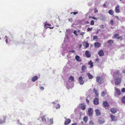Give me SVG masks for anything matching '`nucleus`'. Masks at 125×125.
I'll list each match as a JSON object with an SVG mask.
<instances>
[{
	"mask_svg": "<svg viewBox=\"0 0 125 125\" xmlns=\"http://www.w3.org/2000/svg\"><path fill=\"white\" fill-rule=\"evenodd\" d=\"M60 105L59 104H58L57 105V106H56L55 108L56 109L59 108H60Z\"/></svg>",
	"mask_w": 125,
	"mask_h": 125,
	"instance_id": "nucleus-33",
	"label": "nucleus"
},
{
	"mask_svg": "<svg viewBox=\"0 0 125 125\" xmlns=\"http://www.w3.org/2000/svg\"><path fill=\"white\" fill-rule=\"evenodd\" d=\"M73 33L76 36H77V31H74L73 32Z\"/></svg>",
	"mask_w": 125,
	"mask_h": 125,
	"instance_id": "nucleus-45",
	"label": "nucleus"
},
{
	"mask_svg": "<svg viewBox=\"0 0 125 125\" xmlns=\"http://www.w3.org/2000/svg\"><path fill=\"white\" fill-rule=\"evenodd\" d=\"M122 38L121 36H119L117 38V39H120L122 40Z\"/></svg>",
	"mask_w": 125,
	"mask_h": 125,
	"instance_id": "nucleus-47",
	"label": "nucleus"
},
{
	"mask_svg": "<svg viewBox=\"0 0 125 125\" xmlns=\"http://www.w3.org/2000/svg\"><path fill=\"white\" fill-rule=\"evenodd\" d=\"M96 115L97 116H98L100 115L101 112L98 109H96L95 110Z\"/></svg>",
	"mask_w": 125,
	"mask_h": 125,
	"instance_id": "nucleus-17",
	"label": "nucleus"
},
{
	"mask_svg": "<svg viewBox=\"0 0 125 125\" xmlns=\"http://www.w3.org/2000/svg\"><path fill=\"white\" fill-rule=\"evenodd\" d=\"M103 6L104 7H106V6L105 5V4H104L103 5Z\"/></svg>",
	"mask_w": 125,
	"mask_h": 125,
	"instance_id": "nucleus-61",
	"label": "nucleus"
},
{
	"mask_svg": "<svg viewBox=\"0 0 125 125\" xmlns=\"http://www.w3.org/2000/svg\"><path fill=\"white\" fill-rule=\"evenodd\" d=\"M42 121L44 123H46L49 121V118L45 115H43L41 117Z\"/></svg>",
	"mask_w": 125,
	"mask_h": 125,
	"instance_id": "nucleus-3",
	"label": "nucleus"
},
{
	"mask_svg": "<svg viewBox=\"0 0 125 125\" xmlns=\"http://www.w3.org/2000/svg\"><path fill=\"white\" fill-rule=\"evenodd\" d=\"M98 54L100 56H102L104 55V53L102 50L98 52Z\"/></svg>",
	"mask_w": 125,
	"mask_h": 125,
	"instance_id": "nucleus-11",
	"label": "nucleus"
},
{
	"mask_svg": "<svg viewBox=\"0 0 125 125\" xmlns=\"http://www.w3.org/2000/svg\"><path fill=\"white\" fill-rule=\"evenodd\" d=\"M103 106L106 108L107 109L109 106L108 102L106 101L103 102Z\"/></svg>",
	"mask_w": 125,
	"mask_h": 125,
	"instance_id": "nucleus-7",
	"label": "nucleus"
},
{
	"mask_svg": "<svg viewBox=\"0 0 125 125\" xmlns=\"http://www.w3.org/2000/svg\"><path fill=\"white\" fill-rule=\"evenodd\" d=\"M40 89L42 90H43L44 89V88L42 86H41L40 87Z\"/></svg>",
	"mask_w": 125,
	"mask_h": 125,
	"instance_id": "nucleus-56",
	"label": "nucleus"
},
{
	"mask_svg": "<svg viewBox=\"0 0 125 125\" xmlns=\"http://www.w3.org/2000/svg\"><path fill=\"white\" fill-rule=\"evenodd\" d=\"M88 120V118L87 116H85L83 118V120L85 123H86Z\"/></svg>",
	"mask_w": 125,
	"mask_h": 125,
	"instance_id": "nucleus-30",
	"label": "nucleus"
},
{
	"mask_svg": "<svg viewBox=\"0 0 125 125\" xmlns=\"http://www.w3.org/2000/svg\"><path fill=\"white\" fill-rule=\"evenodd\" d=\"M115 17L117 19H119V17L117 16H115Z\"/></svg>",
	"mask_w": 125,
	"mask_h": 125,
	"instance_id": "nucleus-60",
	"label": "nucleus"
},
{
	"mask_svg": "<svg viewBox=\"0 0 125 125\" xmlns=\"http://www.w3.org/2000/svg\"><path fill=\"white\" fill-rule=\"evenodd\" d=\"M107 92L106 91H103L102 93V95L103 97L106 94Z\"/></svg>",
	"mask_w": 125,
	"mask_h": 125,
	"instance_id": "nucleus-32",
	"label": "nucleus"
},
{
	"mask_svg": "<svg viewBox=\"0 0 125 125\" xmlns=\"http://www.w3.org/2000/svg\"><path fill=\"white\" fill-rule=\"evenodd\" d=\"M88 64L90 65V67L91 68H92L93 67V63L92 62V61H90Z\"/></svg>",
	"mask_w": 125,
	"mask_h": 125,
	"instance_id": "nucleus-26",
	"label": "nucleus"
},
{
	"mask_svg": "<svg viewBox=\"0 0 125 125\" xmlns=\"http://www.w3.org/2000/svg\"><path fill=\"white\" fill-rule=\"evenodd\" d=\"M8 37L7 36H5V39H6L5 40V41H6V43H7L8 42L7 39H8Z\"/></svg>",
	"mask_w": 125,
	"mask_h": 125,
	"instance_id": "nucleus-40",
	"label": "nucleus"
},
{
	"mask_svg": "<svg viewBox=\"0 0 125 125\" xmlns=\"http://www.w3.org/2000/svg\"><path fill=\"white\" fill-rule=\"evenodd\" d=\"M87 75L88 76L89 78H93V76L90 73H87Z\"/></svg>",
	"mask_w": 125,
	"mask_h": 125,
	"instance_id": "nucleus-28",
	"label": "nucleus"
},
{
	"mask_svg": "<svg viewBox=\"0 0 125 125\" xmlns=\"http://www.w3.org/2000/svg\"><path fill=\"white\" fill-rule=\"evenodd\" d=\"M5 117H4L3 119H0V124H2L4 123L5 122Z\"/></svg>",
	"mask_w": 125,
	"mask_h": 125,
	"instance_id": "nucleus-24",
	"label": "nucleus"
},
{
	"mask_svg": "<svg viewBox=\"0 0 125 125\" xmlns=\"http://www.w3.org/2000/svg\"><path fill=\"white\" fill-rule=\"evenodd\" d=\"M115 84L117 85L119 84L121 82V79H115Z\"/></svg>",
	"mask_w": 125,
	"mask_h": 125,
	"instance_id": "nucleus-5",
	"label": "nucleus"
},
{
	"mask_svg": "<svg viewBox=\"0 0 125 125\" xmlns=\"http://www.w3.org/2000/svg\"><path fill=\"white\" fill-rule=\"evenodd\" d=\"M73 13V14L74 15H75L76 14H77V13H78V12H71V13Z\"/></svg>",
	"mask_w": 125,
	"mask_h": 125,
	"instance_id": "nucleus-51",
	"label": "nucleus"
},
{
	"mask_svg": "<svg viewBox=\"0 0 125 125\" xmlns=\"http://www.w3.org/2000/svg\"><path fill=\"white\" fill-rule=\"evenodd\" d=\"M108 43H109L110 44H111L113 43V41L112 40L109 41L108 42Z\"/></svg>",
	"mask_w": 125,
	"mask_h": 125,
	"instance_id": "nucleus-41",
	"label": "nucleus"
},
{
	"mask_svg": "<svg viewBox=\"0 0 125 125\" xmlns=\"http://www.w3.org/2000/svg\"><path fill=\"white\" fill-rule=\"evenodd\" d=\"M90 24L92 25L94 24V21L93 20H92L91 21Z\"/></svg>",
	"mask_w": 125,
	"mask_h": 125,
	"instance_id": "nucleus-35",
	"label": "nucleus"
},
{
	"mask_svg": "<svg viewBox=\"0 0 125 125\" xmlns=\"http://www.w3.org/2000/svg\"><path fill=\"white\" fill-rule=\"evenodd\" d=\"M94 104L96 105L98 104H99L98 99L97 98H95L93 101Z\"/></svg>",
	"mask_w": 125,
	"mask_h": 125,
	"instance_id": "nucleus-10",
	"label": "nucleus"
},
{
	"mask_svg": "<svg viewBox=\"0 0 125 125\" xmlns=\"http://www.w3.org/2000/svg\"><path fill=\"white\" fill-rule=\"evenodd\" d=\"M98 39V37L97 36H94L93 37V40H95L97 39Z\"/></svg>",
	"mask_w": 125,
	"mask_h": 125,
	"instance_id": "nucleus-37",
	"label": "nucleus"
},
{
	"mask_svg": "<svg viewBox=\"0 0 125 125\" xmlns=\"http://www.w3.org/2000/svg\"><path fill=\"white\" fill-rule=\"evenodd\" d=\"M75 58L76 60L78 62H80L82 61L79 56L78 55H76L75 57Z\"/></svg>",
	"mask_w": 125,
	"mask_h": 125,
	"instance_id": "nucleus-18",
	"label": "nucleus"
},
{
	"mask_svg": "<svg viewBox=\"0 0 125 125\" xmlns=\"http://www.w3.org/2000/svg\"><path fill=\"white\" fill-rule=\"evenodd\" d=\"M122 92L123 93H124L125 92V88H123L121 90Z\"/></svg>",
	"mask_w": 125,
	"mask_h": 125,
	"instance_id": "nucleus-46",
	"label": "nucleus"
},
{
	"mask_svg": "<svg viewBox=\"0 0 125 125\" xmlns=\"http://www.w3.org/2000/svg\"><path fill=\"white\" fill-rule=\"evenodd\" d=\"M115 90L117 94L120 95V94L121 92L120 90L118 88H115Z\"/></svg>",
	"mask_w": 125,
	"mask_h": 125,
	"instance_id": "nucleus-22",
	"label": "nucleus"
},
{
	"mask_svg": "<svg viewBox=\"0 0 125 125\" xmlns=\"http://www.w3.org/2000/svg\"><path fill=\"white\" fill-rule=\"evenodd\" d=\"M86 102H87V103H89V100H88V99L87 98H86Z\"/></svg>",
	"mask_w": 125,
	"mask_h": 125,
	"instance_id": "nucleus-59",
	"label": "nucleus"
},
{
	"mask_svg": "<svg viewBox=\"0 0 125 125\" xmlns=\"http://www.w3.org/2000/svg\"><path fill=\"white\" fill-rule=\"evenodd\" d=\"M46 25H48L50 26L51 24L47 23V22H46L45 25V26Z\"/></svg>",
	"mask_w": 125,
	"mask_h": 125,
	"instance_id": "nucleus-50",
	"label": "nucleus"
},
{
	"mask_svg": "<svg viewBox=\"0 0 125 125\" xmlns=\"http://www.w3.org/2000/svg\"><path fill=\"white\" fill-rule=\"evenodd\" d=\"M110 117L112 119V121H115V116L113 115H111Z\"/></svg>",
	"mask_w": 125,
	"mask_h": 125,
	"instance_id": "nucleus-25",
	"label": "nucleus"
},
{
	"mask_svg": "<svg viewBox=\"0 0 125 125\" xmlns=\"http://www.w3.org/2000/svg\"><path fill=\"white\" fill-rule=\"evenodd\" d=\"M32 78H38V77L36 75L33 77Z\"/></svg>",
	"mask_w": 125,
	"mask_h": 125,
	"instance_id": "nucleus-57",
	"label": "nucleus"
},
{
	"mask_svg": "<svg viewBox=\"0 0 125 125\" xmlns=\"http://www.w3.org/2000/svg\"><path fill=\"white\" fill-rule=\"evenodd\" d=\"M69 78H73V77L72 76H70Z\"/></svg>",
	"mask_w": 125,
	"mask_h": 125,
	"instance_id": "nucleus-63",
	"label": "nucleus"
},
{
	"mask_svg": "<svg viewBox=\"0 0 125 125\" xmlns=\"http://www.w3.org/2000/svg\"><path fill=\"white\" fill-rule=\"evenodd\" d=\"M85 54L86 56L88 58L90 57L91 56V53L89 51H88L85 52Z\"/></svg>",
	"mask_w": 125,
	"mask_h": 125,
	"instance_id": "nucleus-6",
	"label": "nucleus"
},
{
	"mask_svg": "<svg viewBox=\"0 0 125 125\" xmlns=\"http://www.w3.org/2000/svg\"><path fill=\"white\" fill-rule=\"evenodd\" d=\"M69 48L66 46H65L63 43L62 44V48L61 50L62 52H63V53H62L63 55V53H66L69 52Z\"/></svg>",
	"mask_w": 125,
	"mask_h": 125,
	"instance_id": "nucleus-1",
	"label": "nucleus"
},
{
	"mask_svg": "<svg viewBox=\"0 0 125 125\" xmlns=\"http://www.w3.org/2000/svg\"><path fill=\"white\" fill-rule=\"evenodd\" d=\"M80 107L82 110H84L85 109V106L84 104H81L80 105Z\"/></svg>",
	"mask_w": 125,
	"mask_h": 125,
	"instance_id": "nucleus-19",
	"label": "nucleus"
},
{
	"mask_svg": "<svg viewBox=\"0 0 125 125\" xmlns=\"http://www.w3.org/2000/svg\"><path fill=\"white\" fill-rule=\"evenodd\" d=\"M71 122V120L69 118L67 119H66L64 124L65 125L68 124Z\"/></svg>",
	"mask_w": 125,
	"mask_h": 125,
	"instance_id": "nucleus-13",
	"label": "nucleus"
},
{
	"mask_svg": "<svg viewBox=\"0 0 125 125\" xmlns=\"http://www.w3.org/2000/svg\"><path fill=\"white\" fill-rule=\"evenodd\" d=\"M94 91L95 92V94L96 95L95 97H97L98 96V94L97 93V91L95 89H94Z\"/></svg>",
	"mask_w": 125,
	"mask_h": 125,
	"instance_id": "nucleus-27",
	"label": "nucleus"
},
{
	"mask_svg": "<svg viewBox=\"0 0 125 125\" xmlns=\"http://www.w3.org/2000/svg\"><path fill=\"white\" fill-rule=\"evenodd\" d=\"M87 81L86 79H79V83L81 85L83 84L84 82H86Z\"/></svg>",
	"mask_w": 125,
	"mask_h": 125,
	"instance_id": "nucleus-4",
	"label": "nucleus"
},
{
	"mask_svg": "<svg viewBox=\"0 0 125 125\" xmlns=\"http://www.w3.org/2000/svg\"><path fill=\"white\" fill-rule=\"evenodd\" d=\"M100 27L102 28L103 29L104 28V25H100Z\"/></svg>",
	"mask_w": 125,
	"mask_h": 125,
	"instance_id": "nucleus-54",
	"label": "nucleus"
},
{
	"mask_svg": "<svg viewBox=\"0 0 125 125\" xmlns=\"http://www.w3.org/2000/svg\"><path fill=\"white\" fill-rule=\"evenodd\" d=\"M98 120L99 123L101 124L103 123L104 122V119L101 118H99Z\"/></svg>",
	"mask_w": 125,
	"mask_h": 125,
	"instance_id": "nucleus-16",
	"label": "nucleus"
},
{
	"mask_svg": "<svg viewBox=\"0 0 125 125\" xmlns=\"http://www.w3.org/2000/svg\"><path fill=\"white\" fill-rule=\"evenodd\" d=\"M17 123L19 125H22L20 123V122L18 120H17Z\"/></svg>",
	"mask_w": 125,
	"mask_h": 125,
	"instance_id": "nucleus-44",
	"label": "nucleus"
},
{
	"mask_svg": "<svg viewBox=\"0 0 125 125\" xmlns=\"http://www.w3.org/2000/svg\"><path fill=\"white\" fill-rule=\"evenodd\" d=\"M75 52V51L74 50H72L71 51H70L69 50V52H72L73 53H74Z\"/></svg>",
	"mask_w": 125,
	"mask_h": 125,
	"instance_id": "nucleus-42",
	"label": "nucleus"
},
{
	"mask_svg": "<svg viewBox=\"0 0 125 125\" xmlns=\"http://www.w3.org/2000/svg\"><path fill=\"white\" fill-rule=\"evenodd\" d=\"M77 124V123H74V124H73L72 125H76Z\"/></svg>",
	"mask_w": 125,
	"mask_h": 125,
	"instance_id": "nucleus-62",
	"label": "nucleus"
},
{
	"mask_svg": "<svg viewBox=\"0 0 125 125\" xmlns=\"http://www.w3.org/2000/svg\"><path fill=\"white\" fill-rule=\"evenodd\" d=\"M37 79H31V80L32 81L34 82L37 80Z\"/></svg>",
	"mask_w": 125,
	"mask_h": 125,
	"instance_id": "nucleus-43",
	"label": "nucleus"
},
{
	"mask_svg": "<svg viewBox=\"0 0 125 125\" xmlns=\"http://www.w3.org/2000/svg\"><path fill=\"white\" fill-rule=\"evenodd\" d=\"M83 44L84 47L86 48L88 47L89 46V44L87 42H83Z\"/></svg>",
	"mask_w": 125,
	"mask_h": 125,
	"instance_id": "nucleus-14",
	"label": "nucleus"
},
{
	"mask_svg": "<svg viewBox=\"0 0 125 125\" xmlns=\"http://www.w3.org/2000/svg\"><path fill=\"white\" fill-rule=\"evenodd\" d=\"M82 70L83 72H84L86 69V66L85 65H83L82 67Z\"/></svg>",
	"mask_w": 125,
	"mask_h": 125,
	"instance_id": "nucleus-20",
	"label": "nucleus"
},
{
	"mask_svg": "<svg viewBox=\"0 0 125 125\" xmlns=\"http://www.w3.org/2000/svg\"><path fill=\"white\" fill-rule=\"evenodd\" d=\"M121 101L122 103L125 104V96H124L122 97Z\"/></svg>",
	"mask_w": 125,
	"mask_h": 125,
	"instance_id": "nucleus-29",
	"label": "nucleus"
},
{
	"mask_svg": "<svg viewBox=\"0 0 125 125\" xmlns=\"http://www.w3.org/2000/svg\"><path fill=\"white\" fill-rule=\"evenodd\" d=\"M94 45L95 47L98 48L101 46V44L98 42H96L94 43Z\"/></svg>",
	"mask_w": 125,
	"mask_h": 125,
	"instance_id": "nucleus-15",
	"label": "nucleus"
},
{
	"mask_svg": "<svg viewBox=\"0 0 125 125\" xmlns=\"http://www.w3.org/2000/svg\"><path fill=\"white\" fill-rule=\"evenodd\" d=\"M123 73L125 74V70H124L123 71Z\"/></svg>",
	"mask_w": 125,
	"mask_h": 125,
	"instance_id": "nucleus-64",
	"label": "nucleus"
},
{
	"mask_svg": "<svg viewBox=\"0 0 125 125\" xmlns=\"http://www.w3.org/2000/svg\"><path fill=\"white\" fill-rule=\"evenodd\" d=\"M92 29H93V28H88L87 29V30L88 31H91L92 30Z\"/></svg>",
	"mask_w": 125,
	"mask_h": 125,
	"instance_id": "nucleus-39",
	"label": "nucleus"
},
{
	"mask_svg": "<svg viewBox=\"0 0 125 125\" xmlns=\"http://www.w3.org/2000/svg\"><path fill=\"white\" fill-rule=\"evenodd\" d=\"M103 79H97L96 81L100 84L102 83L103 82Z\"/></svg>",
	"mask_w": 125,
	"mask_h": 125,
	"instance_id": "nucleus-23",
	"label": "nucleus"
},
{
	"mask_svg": "<svg viewBox=\"0 0 125 125\" xmlns=\"http://www.w3.org/2000/svg\"><path fill=\"white\" fill-rule=\"evenodd\" d=\"M119 5L117 6L115 8V10L116 12L119 13L120 12V10L119 9Z\"/></svg>",
	"mask_w": 125,
	"mask_h": 125,
	"instance_id": "nucleus-21",
	"label": "nucleus"
},
{
	"mask_svg": "<svg viewBox=\"0 0 125 125\" xmlns=\"http://www.w3.org/2000/svg\"><path fill=\"white\" fill-rule=\"evenodd\" d=\"M119 35L118 34H116L114 35V37L115 38H117L118 37Z\"/></svg>",
	"mask_w": 125,
	"mask_h": 125,
	"instance_id": "nucleus-34",
	"label": "nucleus"
},
{
	"mask_svg": "<svg viewBox=\"0 0 125 125\" xmlns=\"http://www.w3.org/2000/svg\"><path fill=\"white\" fill-rule=\"evenodd\" d=\"M50 124H52L53 123V119L52 118H51L50 120Z\"/></svg>",
	"mask_w": 125,
	"mask_h": 125,
	"instance_id": "nucleus-38",
	"label": "nucleus"
},
{
	"mask_svg": "<svg viewBox=\"0 0 125 125\" xmlns=\"http://www.w3.org/2000/svg\"><path fill=\"white\" fill-rule=\"evenodd\" d=\"M108 13L112 15H113L114 12L112 10H109L108 11Z\"/></svg>",
	"mask_w": 125,
	"mask_h": 125,
	"instance_id": "nucleus-31",
	"label": "nucleus"
},
{
	"mask_svg": "<svg viewBox=\"0 0 125 125\" xmlns=\"http://www.w3.org/2000/svg\"><path fill=\"white\" fill-rule=\"evenodd\" d=\"M101 31L100 30H98L96 32V34H97V33H99V31Z\"/></svg>",
	"mask_w": 125,
	"mask_h": 125,
	"instance_id": "nucleus-58",
	"label": "nucleus"
},
{
	"mask_svg": "<svg viewBox=\"0 0 125 125\" xmlns=\"http://www.w3.org/2000/svg\"><path fill=\"white\" fill-rule=\"evenodd\" d=\"M74 79H64V83L65 84L67 85L66 86L68 87H70V84L71 83V82L74 81Z\"/></svg>",
	"mask_w": 125,
	"mask_h": 125,
	"instance_id": "nucleus-2",
	"label": "nucleus"
},
{
	"mask_svg": "<svg viewBox=\"0 0 125 125\" xmlns=\"http://www.w3.org/2000/svg\"><path fill=\"white\" fill-rule=\"evenodd\" d=\"M94 11L95 13H96L97 12H98V10L96 8H95L94 9Z\"/></svg>",
	"mask_w": 125,
	"mask_h": 125,
	"instance_id": "nucleus-48",
	"label": "nucleus"
},
{
	"mask_svg": "<svg viewBox=\"0 0 125 125\" xmlns=\"http://www.w3.org/2000/svg\"><path fill=\"white\" fill-rule=\"evenodd\" d=\"M99 59H96L95 60V62L97 63L98 62H99Z\"/></svg>",
	"mask_w": 125,
	"mask_h": 125,
	"instance_id": "nucleus-55",
	"label": "nucleus"
},
{
	"mask_svg": "<svg viewBox=\"0 0 125 125\" xmlns=\"http://www.w3.org/2000/svg\"><path fill=\"white\" fill-rule=\"evenodd\" d=\"M84 33H85V32H81L80 33V34L81 35H83H83L84 34Z\"/></svg>",
	"mask_w": 125,
	"mask_h": 125,
	"instance_id": "nucleus-49",
	"label": "nucleus"
},
{
	"mask_svg": "<svg viewBox=\"0 0 125 125\" xmlns=\"http://www.w3.org/2000/svg\"><path fill=\"white\" fill-rule=\"evenodd\" d=\"M94 123L92 121H91L89 122V125H94Z\"/></svg>",
	"mask_w": 125,
	"mask_h": 125,
	"instance_id": "nucleus-36",
	"label": "nucleus"
},
{
	"mask_svg": "<svg viewBox=\"0 0 125 125\" xmlns=\"http://www.w3.org/2000/svg\"><path fill=\"white\" fill-rule=\"evenodd\" d=\"M88 112L89 115L90 116H92L93 115V110L91 108H89Z\"/></svg>",
	"mask_w": 125,
	"mask_h": 125,
	"instance_id": "nucleus-8",
	"label": "nucleus"
},
{
	"mask_svg": "<svg viewBox=\"0 0 125 125\" xmlns=\"http://www.w3.org/2000/svg\"><path fill=\"white\" fill-rule=\"evenodd\" d=\"M89 18H91L92 19H94V20L96 19L94 17H90V16H89Z\"/></svg>",
	"mask_w": 125,
	"mask_h": 125,
	"instance_id": "nucleus-52",
	"label": "nucleus"
},
{
	"mask_svg": "<svg viewBox=\"0 0 125 125\" xmlns=\"http://www.w3.org/2000/svg\"><path fill=\"white\" fill-rule=\"evenodd\" d=\"M110 111L112 113L115 114L117 110L116 108H112L111 109Z\"/></svg>",
	"mask_w": 125,
	"mask_h": 125,
	"instance_id": "nucleus-12",
	"label": "nucleus"
},
{
	"mask_svg": "<svg viewBox=\"0 0 125 125\" xmlns=\"http://www.w3.org/2000/svg\"><path fill=\"white\" fill-rule=\"evenodd\" d=\"M119 71H117L115 72L114 73V78H117L119 76Z\"/></svg>",
	"mask_w": 125,
	"mask_h": 125,
	"instance_id": "nucleus-9",
	"label": "nucleus"
},
{
	"mask_svg": "<svg viewBox=\"0 0 125 125\" xmlns=\"http://www.w3.org/2000/svg\"><path fill=\"white\" fill-rule=\"evenodd\" d=\"M113 23H114V21L113 20H111V21H110V23L111 24H112V25H113Z\"/></svg>",
	"mask_w": 125,
	"mask_h": 125,
	"instance_id": "nucleus-53",
	"label": "nucleus"
}]
</instances>
